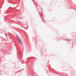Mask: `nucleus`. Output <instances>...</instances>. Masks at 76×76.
I'll list each match as a JSON object with an SVG mask.
<instances>
[{"mask_svg":"<svg viewBox=\"0 0 76 76\" xmlns=\"http://www.w3.org/2000/svg\"><path fill=\"white\" fill-rule=\"evenodd\" d=\"M16 39H17L18 41L20 43V44H22V41H21V40H20V39L18 37V36L17 35H16Z\"/></svg>","mask_w":76,"mask_h":76,"instance_id":"f257e3e1","label":"nucleus"},{"mask_svg":"<svg viewBox=\"0 0 76 76\" xmlns=\"http://www.w3.org/2000/svg\"><path fill=\"white\" fill-rule=\"evenodd\" d=\"M24 29H27V28H25Z\"/></svg>","mask_w":76,"mask_h":76,"instance_id":"f03ea898","label":"nucleus"},{"mask_svg":"<svg viewBox=\"0 0 76 76\" xmlns=\"http://www.w3.org/2000/svg\"><path fill=\"white\" fill-rule=\"evenodd\" d=\"M5 35L6 36H7V35H6V34H5Z\"/></svg>","mask_w":76,"mask_h":76,"instance_id":"7ed1b4c3","label":"nucleus"},{"mask_svg":"<svg viewBox=\"0 0 76 76\" xmlns=\"http://www.w3.org/2000/svg\"><path fill=\"white\" fill-rule=\"evenodd\" d=\"M43 20L44 21V20Z\"/></svg>","mask_w":76,"mask_h":76,"instance_id":"20e7f679","label":"nucleus"}]
</instances>
